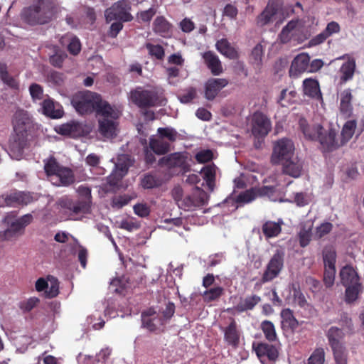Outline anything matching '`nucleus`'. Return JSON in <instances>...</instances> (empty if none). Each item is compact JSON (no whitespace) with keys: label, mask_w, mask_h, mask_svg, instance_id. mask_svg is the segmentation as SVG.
<instances>
[{"label":"nucleus","mask_w":364,"mask_h":364,"mask_svg":"<svg viewBox=\"0 0 364 364\" xmlns=\"http://www.w3.org/2000/svg\"><path fill=\"white\" fill-rule=\"evenodd\" d=\"M200 174L203 179L206 181L208 188L213 191V182L215 176V166L214 165H208L204 166L200 171Z\"/></svg>","instance_id":"obj_44"},{"label":"nucleus","mask_w":364,"mask_h":364,"mask_svg":"<svg viewBox=\"0 0 364 364\" xmlns=\"http://www.w3.org/2000/svg\"><path fill=\"white\" fill-rule=\"evenodd\" d=\"M13 124L14 134L28 136L27 132L32 128L33 122L26 111L18 109L14 115Z\"/></svg>","instance_id":"obj_15"},{"label":"nucleus","mask_w":364,"mask_h":364,"mask_svg":"<svg viewBox=\"0 0 364 364\" xmlns=\"http://www.w3.org/2000/svg\"><path fill=\"white\" fill-rule=\"evenodd\" d=\"M357 127V122L355 119H350L346 122L341 130V144H343L348 141L353 136L355 129Z\"/></svg>","instance_id":"obj_38"},{"label":"nucleus","mask_w":364,"mask_h":364,"mask_svg":"<svg viewBox=\"0 0 364 364\" xmlns=\"http://www.w3.org/2000/svg\"><path fill=\"white\" fill-rule=\"evenodd\" d=\"M146 48L148 50L149 54L156 58L158 60H162L164 57V49L160 45H154L152 43H146Z\"/></svg>","instance_id":"obj_55"},{"label":"nucleus","mask_w":364,"mask_h":364,"mask_svg":"<svg viewBox=\"0 0 364 364\" xmlns=\"http://www.w3.org/2000/svg\"><path fill=\"white\" fill-rule=\"evenodd\" d=\"M263 56V48L261 44H257L252 50L250 62L255 65H259Z\"/></svg>","instance_id":"obj_56"},{"label":"nucleus","mask_w":364,"mask_h":364,"mask_svg":"<svg viewBox=\"0 0 364 364\" xmlns=\"http://www.w3.org/2000/svg\"><path fill=\"white\" fill-rule=\"evenodd\" d=\"M141 321L142 326L150 331H156L166 324L159 313L154 308H150L141 314Z\"/></svg>","instance_id":"obj_19"},{"label":"nucleus","mask_w":364,"mask_h":364,"mask_svg":"<svg viewBox=\"0 0 364 364\" xmlns=\"http://www.w3.org/2000/svg\"><path fill=\"white\" fill-rule=\"evenodd\" d=\"M129 4L127 0H120L114 3L111 7L107 9L105 16L107 21L118 20L122 21H129L132 19L129 11Z\"/></svg>","instance_id":"obj_12"},{"label":"nucleus","mask_w":364,"mask_h":364,"mask_svg":"<svg viewBox=\"0 0 364 364\" xmlns=\"http://www.w3.org/2000/svg\"><path fill=\"white\" fill-rule=\"evenodd\" d=\"M120 114V110L109 103L100 109L96 117L98 122V132L103 138L109 139L117 135V119Z\"/></svg>","instance_id":"obj_2"},{"label":"nucleus","mask_w":364,"mask_h":364,"mask_svg":"<svg viewBox=\"0 0 364 364\" xmlns=\"http://www.w3.org/2000/svg\"><path fill=\"white\" fill-rule=\"evenodd\" d=\"M260 301V296L256 294L250 295L242 299L235 308L239 312L247 311L253 309Z\"/></svg>","instance_id":"obj_35"},{"label":"nucleus","mask_w":364,"mask_h":364,"mask_svg":"<svg viewBox=\"0 0 364 364\" xmlns=\"http://www.w3.org/2000/svg\"><path fill=\"white\" fill-rule=\"evenodd\" d=\"M284 221L279 218L277 222L267 220L262 225V231L266 240L275 238L279 235L282 232V227Z\"/></svg>","instance_id":"obj_24"},{"label":"nucleus","mask_w":364,"mask_h":364,"mask_svg":"<svg viewBox=\"0 0 364 364\" xmlns=\"http://www.w3.org/2000/svg\"><path fill=\"white\" fill-rule=\"evenodd\" d=\"M28 149V137L26 136L14 134L10 140L8 154L13 159H23L25 151Z\"/></svg>","instance_id":"obj_16"},{"label":"nucleus","mask_w":364,"mask_h":364,"mask_svg":"<svg viewBox=\"0 0 364 364\" xmlns=\"http://www.w3.org/2000/svg\"><path fill=\"white\" fill-rule=\"evenodd\" d=\"M283 167V172L294 178L300 176L302 169L303 163L296 156L284 161L282 164Z\"/></svg>","instance_id":"obj_25"},{"label":"nucleus","mask_w":364,"mask_h":364,"mask_svg":"<svg viewBox=\"0 0 364 364\" xmlns=\"http://www.w3.org/2000/svg\"><path fill=\"white\" fill-rule=\"evenodd\" d=\"M282 325L283 328H294L297 326V321L293 316L292 311L286 309L281 312Z\"/></svg>","instance_id":"obj_49"},{"label":"nucleus","mask_w":364,"mask_h":364,"mask_svg":"<svg viewBox=\"0 0 364 364\" xmlns=\"http://www.w3.org/2000/svg\"><path fill=\"white\" fill-rule=\"evenodd\" d=\"M0 77L4 84L11 88H18V83L14 77L11 76L7 70L6 64L0 62Z\"/></svg>","instance_id":"obj_48"},{"label":"nucleus","mask_w":364,"mask_h":364,"mask_svg":"<svg viewBox=\"0 0 364 364\" xmlns=\"http://www.w3.org/2000/svg\"><path fill=\"white\" fill-rule=\"evenodd\" d=\"M324 267H336V252L333 246H326L322 252Z\"/></svg>","instance_id":"obj_41"},{"label":"nucleus","mask_w":364,"mask_h":364,"mask_svg":"<svg viewBox=\"0 0 364 364\" xmlns=\"http://www.w3.org/2000/svg\"><path fill=\"white\" fill-rule=\"evenodd\" d=\"M333 225L331 223L326 222L322 223L321 225L316 228L315 237L317 238H321L322 237L329 233L331 231Z\"/></svg>","instance_id":"obj_60"},{"label":"nucleus","mask_w":364,"mask_h":364,"mask_svg":"<svg viewBox=\"0 0 364 364\" xmlns=\"http://www.w3.org/2000/svg\"><path fill=\"white\" fill-rule=\"evenodd\" d=\"M226 341L234 346H237L239 341V335L236 328V323L232 321L230 323L225 331Z\"/></svg>","instance_id":"obj_46"},{"label":"nucleus","mask_w":364,"mask_h":364,"mask_svg":"<svg viewBox=\"0 0 364 364\" xmlns=\"http://www.w3.org/2000/svg\"><path fill=\"white\" fill-rule=\"evenodd\" d=\"M54 15V4L51 0H37L22 10L21 18L31 26L49 23Z\"/></svg>","instance_id":"obj_1"},{"label":"nucleus","mask_w":364,"mask_h":364,"mask_svg":"<svg viewBox=\"0 0 364 364\" xmlns=\"http://www.w3.org/2000/svg\"><path fill=\"white\" fill-rule=\"evenodd\" d=\"M306 38L302 34L301 23L298 20L290 21L282 30L279 34V39L282 43L290 41L301 43Z\"/></svg>","instance_id":"obj_11"},{"label":"nucleus","mask_w":364,"mask_h":364,"mask_svg":"<svg viewBox=\"0 0 364 364\" xmlns=\"http://www.w3.org/2000/svg\"><path fill=\"white\" fill-rule=\"evenodd\" d=\"M277 10V8L272 4L269 3L264 11L259 16V23L264 26L271 21L273 16L276 14Z\"/></svg>","instance_id":"obj_51"},{"label":"nucleus","mask_w":364,"mask_h":364,"mask_svg":"<svg viewBox=\"0 0 364 364\" xmlns=\"http://www.w3.org/2000/svg\"><path fill=\"white\" fill-rule=\"evenodd\" d=\"M325 363V350L323 348H316L311 354L307 360V363L304 364H324Z\"/></svg>","instance_id":"obj_53"},{"label":"nucleus","mask_w":364,"mask_h":364,"mask_svg":"<svg viewBox=\"0 0 364 364\" xmlns=\"http://www.w3.org/2000/svg\"><path fill=\"white\" fill-rule=\"evenodd\" d=\"M196 96V90L193 87H189L183 93L178 96V99L182 103H188Z\"/></svg>","instance_id":"obj_63"},{"label":"nucleus","mask_w":364,"mask_h":364,"mask_svg":"<svg viewBox=\"0 0 364 364\" xmlns=\"http://www.w3.org/2000/svg\"><path fill=\"white\" fill-rule=\"evenodd\" d=\"M54 238L55 241L61 243L68 242L69 241L70 238H72L73 240V242L71 245L72 252L73 254H77V257L81 266L83 268H85L87 263V251L84 247L80 245L77 240L74 239L73 237L69 233H66L65 232L56 233Z\"/></svg>","instance_id":"obj_18"},{"label":"nucleus","mask_w":364,"mask_h":364,"mask_svg":"<svg viewBox=\"0 0 364 364\" xmlns=\"http://www.w3.org/2000/svg\"><path fill=\"white\" fill-rule=\"evenodd\" d=\"M340 277L341 282L345 287L360 284L356 272L350 266H346L341 269Z\"/></svg>","instance_id":"obj_31"},{"label":"nucleus","mask_w":364,"mask_h":364,"mask_svg":"<svg viewBox=\"0 0 364 364\" xmlns=\"http://www.w3.org/2000/svg\"><path fill=\"white\" fill-rule=\"evenodd\" d=\"M228 84V81L225 78H210L205 84V97L213 100Z\"/></svg>","instance_id":"obj_22"},{"label":"nucleus","mask_w":364,"mask_h":364,"mask_svg":"<svg viewBox=\"0 0 364 364\" xmlns=\"http://www.w3.org/2000/svg\"><path fill=\"white\" fill-rule=\"evenodd\" d=\"M253 348L261 363L268 360H275L278 357V350L272 345L266 343H259Z\"/></svg>","instance_id":"obj_21"},{"label":"nucleus","mask_w":364,"mask_h":364,"mask_svg":"<svg viewBox=\"0 0 364 364\" xmlns=\"http://www.w3.org/2000/svg\"><path fill=\"white\" fill-rule=\"evenodd\" d=\"M173 196L179 208L186 211L200 209L208 201V196L203 189L196 187L191 193L183 195L181 188H176Z\"/></svg>","instance_id":"obj_4"},{"label":"nucleus","mask_w":364,"mask_h":364,"mask_svg":"<svg viewBox=\"0 0 364 364\" xmlns=\"http://www.w3.org/2000/svg\"><path fill=\"white\" fill-rule=\"evenodd\" d=\"M336 364H347L348 352L344 345L331 348Z\"/></svg>","instance_id":"obj_50"},{"label":"nucleus","mask_w":364,"mask_h":364,"mask_svg":"<svg viewBox=\"0 0 364 364\" xmlns=\"http://www.w3.org/2000/svg\"><path fill=\"white\" fill-rule=\"evenodd\" d=\"M56 130L59 134L63 135L76 136L82 132V126L77 122L71 121L66 124H61Z\"/></svg>","instance_id":"obj_34"},{"label":"nucleus","mask_w":364,"mask_h":364,"mask_svg":"<svg viewBox=\"0 0 364 364\" xmlns=\"http://www.w3.org/2000/svg\"><path fill=\"white\" fill-rule=\"evenodd\" d=\"M224 289L221 287H215L205 290L202 296L205 302H210L218 299L223 294Z\"/></svg>","instance_id":"obj_52"},{"label":"nucleus","mask_w":364,"mask_h":364,"mask_svg":"<svg viewBox=\"0 0 364 364\" xmlns=\"http://www.w3.org/2000/svg\"><path fill=\"white\" fill-rule=\"evenodd\" d=\"M14 197L17 200V205H28L33 200V196L30 193L16 191Z\"/></svg>","instance_id":"obj_59"},{"label":"nucleus","mask_w":364,"mask_h":364,"mask_svg":"<svg viewBox=\"0 0 364 364\" xmlns=\"http://www.w3.org/2000/svg\"><path fill=\"white\" fill-rule=\"evenodd\" d=\"M90 205L89 201L78 200L76 203L70 204L68 209L70 211L69 218L70 220H77L90 211Z\"/></svg>","instance_id":"obj_26"},{"label":"nucleus","mask_w":364,"mask_h":364,"mask_svg":"<svg viewBox=\"0 0 364 364\" xmlns=\"http://www.w3.org/2000/svg\"><path fill=\"white\" fill-rule=\"evenodd\" d=\"M327 337L331 348L343 345L341 342L343 337V331L337 327H331L328 331Z\"/></svg>","instance_id":"obj_42"},{"label":"nucleus","mask_w":364,"mask_h":364,"mask_svg":"<svg viewBox=\"0 0 364 364\" xmlns=\"http://www.w3.org/2000/svg\"><path fill=\"white\" fill-rule=\"evenodd\" d=\"M336 272V267H324L323 282L326 287L333 285Z\"/></svg>","instance_id":"obj_58"},{"label":"nucleus","mask_w":364,"mask_h":364,"mask_svg":"<svg viewBox=\"0 0 364 364\" xmlns=\"http://www.w3.org/2000/svg\"><path fill=\"white\" fill-rule=\"evenodd\" d=\"M149 148L154 153L161 155L170 150V143L157 134V135L150 137Z\"/></svg>","instance_id":"obj_27"},{"label":"nucleus","mask_w":364,"mask_h":364,"mask_svg":"<svg viewBox=\"0 0 364 364\" xmlns=\"http://www.w3.org/2000/svg\"><path fill=\"white\" fill-rule=\"evenodd\" d=\"M44 170L48 180L56 186H67L74 181L71 169L60 166L55 158L44 160Z\"/></svg>","instance_id":"obj_7"},{"label":"nucleus","mask_w":364,"mask_h":364,"mask_svg":"<svg viewBox=\"0 0 364 364\" xmlns=\"http://www.w3.org/2000/svg\"><path fill=\"white\" fill-rule=\"evenodd\" d=\"M71 104L75 110L81 114L95 112L97 115L100 109L109 103L103 100L99 94L87 90L79 92L75 95L71 100Z\"/></svg>","instance_id":"obj_5"},{"label":"nucleus","mask_w":364,"mask_h":364,"mask_svg":"<svg viewBox=\"0 0 364 364\" xmlns=\"http://www.w3.org/2000/svg\"><path fill=\"white\" fill-rule=\"evenodd\" d=\"M306 125V120L300 119L299 126L305 137L311 140L318 141L324 151H332L342 145L341 141L336 138V132L335 130L329 129L328 131H326L322 126H318L314 128V133H310Z\"/></svg>","instance_id":"obj_6"},{"label":"nucleus","mask_w":364,"mask_h":364,"mask_svg":"<svg viewBox=\"0 0 364 364\" xmlns=\"http://www.w3.org/2000/svg\"><path fill=\"white\" fill-rule=\"evenodd\" d=\"M304 92L306 95L311 97L320 99L321 94L318 85V82L314 79L307 78L303 82Z\"/></svg>","instance_id":"obj_36"},{"label":"nucleus","mask_w":364,"mask_h":364,"mask_svg":"<svg viewBox=\"0 0 364 364\" xmlns=\"http://www.w3.org/2000/svg\"><path fill=\"white\" fill-rule=\"evenodd\" d=\"M132 165V160L127 154H121L115 162L114 169L107 177L110 187L116 186L119 181L127 173L129 168Z\"/></svg>","instance_id":"obj_13"},{"label":"nucleus","mask_w":364,"mask_h":364,"mask_svg":"<svg viewBox=\"0 0 364 364\" xmlns=\"http://www.w3.org/2000/svg\"><path fill=\"white\" fill-rule=\"evenodd\" d=\"M363 287L361 284L350 285L346 287L345 291V301L346 304H353L359 296V294L362 292Z\"/></svg>","instance_id":"obj_39"},{"label":"nucleus","mask_w":364,"mask_h":364,"mask_svg":"<svg viewBox=\"0 0 364 364\" xmlns=\"http://www.w3.org/2000/svg\"><path fill=\"white\" fill-rule=\"evenodd\" d=\"M217 50L230 59H236L238 57L237 51L233 48L227 39H221L216 43Z\"/></svg>","instance_id":"obj_37"},{"label":"nucleus","mask_w":364,"mask_h":364,"mask_svg":"<svg viewBox=\"0 0 364 364\" xmlns=\"http://www.w3.org/2000/svg\"><path fill=\"white\" fill-rule=\"evenodd\" d=\"M260 327L267 340L270 342L277 340L275 327L272 322L267 320L263 321Z\"/></svg>","instance_id":"obj_45"},{"label":"nucleus","mask_w":364,"mask_h":364,"mask_svg":"<svg viewBox=\"0 0 364 364\" xmlns=\"http://www.w3.org/2000/svg\"><path fill=\"white\" fill-rule=\"evenodd\" d=\"M41 108L43 114L50 118H60L63 114V111L60 105L55 104V102L50 99L43 100Z\"/></svg>","instance_id":"obj_29"},{"label":"nucleus","mask_w":364,"mask_h":364,"mask_svg":"<svg viewBox=\"0 0 364 364\" xmlns=\"http://www.w3.org/2000/svg\"><path fill=\"white\" fill-rule=\"evenodd\" d=\"M355 70V61L354 59H348L345 62L341 69V80L343 82L351 80Z\"/></svg>","instance_id":"obj_40"},{"label":"nucleus","mask_w":364,"mask_h":364,"mask_svg":"<svg viewBox=\"0 0 364 364\" xmlns=\"http://www.w3.org/2000/svg\"><path fill=\"white\" fill-rule=\"evenodd\" d=\"M157 134L170 144L176 141L180 136L175 129L170 127L159 128Z\"/></svg>","instance_id":"obj_47"},{"label":"nucleus","mask_w":364,"mask_h":364,"mask_svg":"<svg viewBox=\"0 0 364 364\" xmlns=\"http://www.w3.org/2000/svg\"><path fill=\"white\" fill-rule=\"evenodd\" d=\"M313 222L308 220L300 225L299 232V244L302 247H306L312 238Z\"/></svg>","instance_id":"obj_32"},{"label":"nucleus","mask_w":364,"mask_h":364,"mask_svg":"<svg viewBox=\"0 0 364 364\" xmlns=\"http://www.w3.org/2000/svg\"><path fill=\"white\" fill-rule=\"evenodd\" d=\"M188 156L186 152H175L162 157L159 165L168 168H181L185 169L188 166Z\"/></svg>","instance_id":"obj_17"},{"label":"nucleus","mask_w":364,"mask_h":364,"mask_svg":"<svg viewBox=\"0 0 364 364\" xmlns=\"http://www.w3.org/2000/svg\"><path fill=\"white\" fill-rule=\"evenodd\" d=\"M286 251L284 247L279 246L271 256L262 276V282L267 283L277 278L284 267Z\"/></svg>","instance_id":"obj_8"},{"label":"nucleus","mask_w":364,"mask_h":364,"mask_svg":"<svg viewBox=\"0 0 364 364\" xmlns=\"http://www.w3.org/2000/svg\"><path fill=\"white\" fill-rule=\"evenodd\" d=\"M64 78L62 73L56 71L50 72L48 75V82L55 86H60L63 83Z\"/></svg>","instance_id":"obj_61"},{"label":"nucleus","mask_w":364,"mask_h":364,"mask_svg":"<svg viewBox=\"0 0 364 364\" xmlns=\"http://www.w3.org/2000/svg\"><path fill=\"white\" fill-rule=\"evenodd\" d=\"M60 42L63 46L67 45L69 52L75 55L81 50V43L79 38L71 33L63 36Z\"/></svg>","instance_id":"obj_30"},{"label":"nucleus","mask_w":364,"mask_h":364,"mask_svg":"<svg viewBox=\"0 0 364 364\" xmlns=\"http://www.w3.org/2000/svg\"><path fill=\"white\" fill-rule=\"evenodd\" d=\"M5 221L10 224L9 228L4 232L3 235H0L5 240H11L23 233L24 228L17 221V220H11L9 217L5 218Z\"/></svg>","instance_id":"obj_33"},{"label":"nucleus","mask_w":364,"mask_h":364,"mask_svg":"<svg viewBox=\"0 0 364 364\" xmlns=\"http://www.w3.org/2000/svg\"><path fill=\"white\" fill-rule=\"evenodd\" d=\"M154 31L162 36H166L171 31V24L164 17L158 16L154 22Z\"/></svg>","instance_id":"obj_43"},{"label":"nucleus","mask_w":364,"mask_h":364,"mask_svg":"<svg viewBox=\"0 0 364 364\" xmlns=\"http://www.w3.org/2000/svg\"><path fill=\"white\" fill-rule=\"evenodd\" d=\"M29 92L32 99L34 101L42 99L43 90L41 85L36 83H33L29 87Z\"/></svg>","instance_id":"obj_64"},{"label":"nucleus","mask_w":364,"mask_h":364,"mask_svg":"<svg viewBox=\"0 0 364 364\" xmlns=\"http://www.w3.org/2000/svg\"><path fill=\"white\" fill-rule=\"evenodd\" d=\"M310 57L306 53L297 55L291 62L289 75L292 77H297L301 74L309 73V63Z\"/></svg>","instance_id":"obj_20"},{"label":"nucleus","mask_w":364,"mask_h":364,"mask_svg":"<svg viewBox=\"0 0 364 364\" xmlns=\"http://www.w3.org/2000/svg\"><path fill=\"white\" fill-rule=\"evenodd\" d=\"M130 99L133 103L141 108L162 105L158 91L156 89L145 90L137 87L130 93Z\"/></svg>","instance_id":"obj_9"},{"label":"nucleus","mask_w":364,"mask_h":364,"mask_svg":"<svg viewBox=\"0 0 364 364\" xmlns=\"http://www.w3.org/2000/svg\"><path fill=\"white\" fill-rule=\"evenodd\" d=\"M203 58L213 75H219L223 73L221 62L215 53L211 51L205 52L203 54Z\"/></svg>","instance_id":"obj_28"},{"label":"nucleus","mask_w":364,"mask_h":364,"mask_svg":"<svg viewBox=\"0 0 364 364\" xmlns=\"http://www.w3.org/2000/svg\"><path fill=\"white\" fill-rule=\"evenodd\" d=\"M294 156V145L291 140L283 138L274 144L271 162L273 164H282Z\"/></svg>","instance_id":"obj_10"},{"label":"nucleus","mask_w":364,"mask_h":364,"mask_svg":"<svg viewBox=\"0 0 364 364\" xmlns=\"http://www.w3.org/2000/svg\"><path fill=\"white\" fill-rule=\"evenodd\" d=\"M160 316L166 323L175 313V305L173 302H168L164 309L157 311Z\"/></svg>","instance_id":"obj_57"},{"label":"nucleus","mask_w":364,"mask_h":364,"mask_svg":"<svg viewBox=\"0 0 364 364\" xmlns=\"http://www.w3.org/2000/svg\"><path fill=\"white\" fill-rule=\"evenodd\" d=\"M258 196L267 197L270 200L276 202H283L281 193L273 186H264L258 188H252L245 191L241 192L237 196L227 198L225 203L232 201L236 205L234 209H237L239 205L249 203L256 199Z\"/></svg>","instance_id":"obj_3"},{"label":"nucleus","mask_w":364,"mask_h":364,"mask_svg":"<svg viewBox=\"0 0 364 364\" xmlns=\"http://www.w3.org/2000/svg\"><path fill=\"white\" fill-rule=\"evenodd\" d=\"M159 185L156 177L151 174H146L141 179V186L144 188H153Z\"/></svg>","instance_id":"obj_62"},{"label":"nucleus","mask_w":364,"mask_h":364,"mask_svg":"<svg viewBox=\"0 0 364 364\" xmlns=\"http://www.w3.org/2000/svg\"><path fill=\"white\" fill-rule=\"evenodd\" d=\"M272 124L269 119L261 112H255L251 120V129L256 138H264L271 130Z\"/></svg>","instance_id":"obj_14"},{"label":"nucleus","mask_w":364,"mask_h":364,"mask_svg":"<svg viewBox=\"0 0 364 364\" xmlns=\"http://www.w3.org/2000/svg\"><path fill=\"white\" fill-rule=\"evenodd\" d=\"M296 95L295 91L284 89L281 92L278 102L282 107H287L294 101Z\"/></svg>","instance_id":"obj_54"},{"label":"nucleus","mask_w":364,"mask_h":364,"mask_svg":"<svg viewBox=\"0 0 364 364\" xmlns=\"http://www.w3.org/2000/svg\"><path fill=\"white\" fill-rule=\"evenodd\" d=\"M352 99L350 89H346L340 94L339 113L344 118H349L353 114Z\"/></svg>","instance_id":"obj_23"}]
</instances>
